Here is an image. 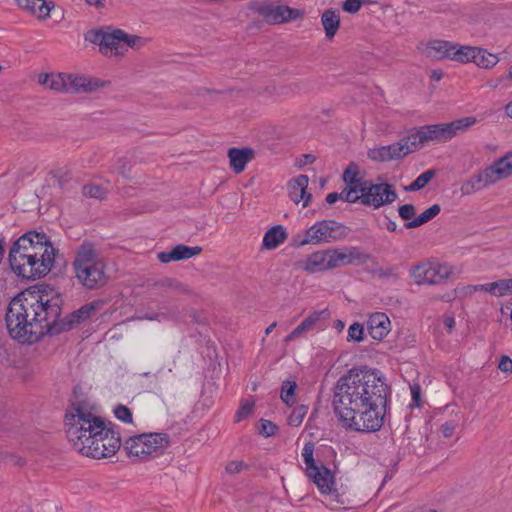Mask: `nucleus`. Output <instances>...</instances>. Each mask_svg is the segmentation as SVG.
<instances>
[{"label":"nucleus","instance_id":"e2e57ef3","mask_svg":"<svg viewBox=\"0 0 512 512\" xmlns=\"http://www.w3.org/2000/svg\"><path fill=\"white\" fill-rule=\"evenodd\" d=\"M334 327H335L336 330H338L340 332V331H342L344 329L345 324L341 320H336L335 323H334Z\"/></svg>","mask_w":512,"mask_h":512},{"label":"nucleus","instance_id":"ea45409f","mask_svg":"<svg viewBox=\"0 0 512 512\" xmlns=\"http://www.w3.org/2000/svg\"><path fill=\"white\" fill-rule=\"evenodd\" d=\"M114 416L119 420L126 424H131L133 422V416L131 410L125 405L118 404L113 408Z\"/></svg>","mask_w":512,"mask_h":512},{"label":"nucleus","instance_id":"cd10ccee","mask_svg":"<svg viewBox=\"0 0 512 512\" xmlns=\"http://www.w3.org/2000/svg\"><path fill=\"white\" fill-rule=\"evenodd\" d=\"M321 24L323 26L327 39H332L340 28V14L335 9H327L321 15Z\"/></svg>","mask_w":512,"mask_h":512},{"label":"nucleus","instance_id":"4d7b16f0","mask_svg":"<svg viewBox=\"0 0 512 512\" xmlns=\"http://www.w3.org/2000/svg\"><path fill=\"white\" fill-rule=\"evenodd\" d=\"M411 396H412V399H413V402L415 403V405H419V399H420V387L419 385H413L411 386Z\"/></svg>","mask_w":512,"mask_h":512},{"label":"nucleus","instance_id":"72a5a7b5","mask_svg":"<svg viewBox=\"0 0 512 512\" xmlns=\"http://www.w3.org/2000/svg\"><path fill=\"white\" fill-rule=\"evenodd\" d=\"M440 212V206L438 204H434L424 210L419 216L415 217L412 221L405 224L406 228H416L419 227L434 217H436Z\"/></svg>","mask_w":512,"mask_h":512},{"label":"nucleus","instance_id":"393cba45","mask_svg":"<svg viewBox=\"0 0 512 512\" xmlns=\"http://www.w3.org/2000/svg\"><path fill=\"white\" fill-rule=\"evenodd\" d=\"M288 238L287 229L283 225H275L269 228L262 238V249L275 250Z\"/></svg>","mask_w":512,"mask_h":512},{"label":"nucleus","instance_id":"052dcab7","mask_svg":"<svg viewBox=\"0 0 512 512\" xmlns=\"http://www.w3.org/2000/svg\"><path fill=\"white\" fill-rule=\"evenodd\" d=\"M443 77V72L441 70H433L431 72V79L435 81H440Z\"/></svg>","mask_w":512,"mask_h":512},{"label":"nucleus","instance_id":"a878e982","mask_svg":"<svg viewBox=\"0 0 512 512\" xmlns=\"http://www.w3.org/2000/svg\"><path fill=\"white\" fill-rule=\"evenodd\" d=\"M324 311H314L310 313L289 335L284 339L290 342L302 337L304 334L313 331L322 319Z\"/></svg>","mask_w":512,"mask_h":512},{"label":"nucleus","instance_id":"9b49d317","mask_svg":"<svg viewBox=\"0 0 512 512\" xmlns=\"http://www.w3.org/2000/svg\"><path fill=\"white\" fill-rule=\"evenodd\" d=\"M454 273L453 265L433 260L414 266L410 276L417 285H437L448 280Z\"/></svg>","mask_w":512,"mask_h":512},{"label":"nucleus","instance_id":"2eb2a0df","mask_svg":"<svg viewBox=\"0 0 512 512\" xmlns=\"http://www.w3.org/2000/svg\"><path fill=\"white\" fill-rule=\"evenodd\" d=\"M259 14L271 24H280L301 19L304 11L279 4H263L258 9Z\"/></svg>","mask_w":512,"mask_h":512},{"label":"nucleus","instance_id":"4be33fe9","mask_svg":"<svg viewBox=\"0 0 512 512\" xmlns=\"http://www.w3.org/2000/svg\"><path fill=\"white\" fill-rule=\"evenodd\" d=\"M231 169L240 174L244 171L246 165L253 160L255 152L252 148H230L227 152Z\"/></svg>","mask_w":512,"mask_h":512},{"label":"nucleus","instance_id":"5fc2aeb1","mask_svg":"<svg viewBox=\"0 0 512 512\" xmlns=\"http://www.w3.org/2000/svg\"><path fill=\"white\" fill-rule=\"evenodd\" d=\"M456 429V425L452 422H446L441 426V433L445 438L451 437Z\"/></svg>","mask_w":512,"mask_h":512},{"label":"nucleus","instance_id":"6ab92c4d","mask_svg":"<svg viewBox=\"0 0 512 512\" xmlns=\"http://www.w3.org/2000/svg\"><path fill=\"white\" fill-rule=\"evenodd\" d=\"M297 268L307 273H318L331 269L327 249L318 250L300 260Z\"/></svg>","mask_w":512,"mask_h":512},{"label":"nucleus","instance_id":"aec40b11","mask_svg":"<svg viewBox=\"0 0 512 512\" xmlns=\"http://www.w3.org/2000/svg\"><path fill=\"white\" fill-rule=\"evenodd\" d=\"M391 329V321L385 313L375 312L369 315L367 330L374 340L382 341L390 333Z\"/></svg>","mask_w":512,"mask_h":512},{"label":"nucleus","instance_id":"f03ea898","mask_svg":"<svg viewBox=\"0 0 512 512\" xmlns=\"http://www.w3.org/2000/svg\"><path fill=\"white\" fill-rule=\"evenodd\" d=\"M62 299L48 286H35L10 301L5 324L9 336L21 344H33L45 336L59 318Z\"/></svg>","mask_w":512,"mask_h":512},{"label":"nucleus","instance_id":"dca6fc26","mask_svg":"<svg viewBox=\"0 0 512 512\" xmlns=\"http://www.w3.org/2000/svg\"><path fill=\"white\" fill-rule=\"evenodd\" d=\"M410 153L413 152L406 136L396 143L371 148L368 150L367 155L372 161L386 162L403 158Z\"/></svg>","mask_w":512,"mask_h":512},{"label":"nucleus","instance_id":"58836bf2","mask_svg":"<svg viewBox=\"0 0 512 512\" xmlns=\"http://www.w3.org/2000/svg\"><path fill=\"white\" fill-rule=\"evenodd\" d=\"M372 0H345L342 3V9L350 14L357 13L363 6L372 5Z\"/></svg>","mask_w":512,"mask_h":512},{"label":"nucleus","instance_id":"f704fd0d","mask_svg":"<svg viewBox=\"0 0 512 512\" xmlns=\"http://www.w3.org/2000/svg\"><path fill=\"white\" fill-rule=\"evenodd\" d=\"M297 384L295 381L286 380L281 385L280 398L289 407L296 402Z\"/></svg>","mask_w":512,"mask_h":512},{"label":"nucleus","instance_id":"4c0bfd02","mask_svg":"<svg viewBox=\"0 0 512 512\" xmlns=\"http://www.w3.org/2000/svg\"><path fill=\"white\" fill-rule=\"evenodd\" d=\"M364 339V327L362 324L355 322L351 324L347 331V341L360 343Z\"/></svg>","mask_w":512,"mask_h":512},{"label":"nucleus","instance_id":"09e8293b","mask_svg":"<svg viewBox=\"0 0 512 512\" xmlns=\"http://www.w3.org/2000/svg\"><path fill=\"white\" fill-rule=\"evenodd\" d=\"M338 200H342V201L348 202V199L345 196V189L344 188H343V190L340 193L333 192V193H329L326 196V202L328 204H334Z\"/></svg>","mask_w":512,"mask_h":512},{"label":"nucleus","instance_id":"bb28decb","mask_svg":"<svg viewBox=\"0 0 512 512\" xmlns=\"http://www.w3.org/2000/svg\"><path fill=\"white\" fill-rule=\"evenodd\" d=\"M328 256H329V263L331 265V269L343 266V265H349L354 260L359 258L358 253L353 248H334V249H327Z\"/></svg>","mask_w":512,"mask_h":512},{"label":"nucleus","instance_id":"49530a36","mask_svg":"<svg viewBox=\"0 0 512 512\" xmlns=\"http://www.w3.org/2000/svg\"><path fill=\"white\" fill-rule=\"evenodd\" d=\"M83 193L92 198H102L105 194L104 190L99 185L95 184L84 186Z\"/></svg>","mask_w":512,"mask_h":512},{"label":"nucleus","instance_id":"3c124183","mask_svg":"<svg viewBox=\"0 0 512 512\" xmlns=\"http://www.w3.org/2000/svg\"><path fill=\"white\" fill-rule=\"evenodd\" d=\"M484 287H486V284L467 285L461 289V293L464 296H470L477 291H484Z\"/></svg>","mask_w":512,"mask_h":512},{"label":"nucleus","instance_id":"412c9836","mask_svg":"<svg viewBox=\"0 0 512 512\" xmlns=\"http://www.w3.org/2000/svg\"><path fill=\"white\" fill-rule=\"evenodd\" d=\"M18 7L40 21L47 20L55 3L46 0H15Z\"/></svg>","mask_w":512,"mask_h":512},{"label":"nucleus","instance_id":"a211bd4d","mask_svg":"<svg viewBox=\"0 0 512 512\" xmlns=\"http://www.w3.org/2000/svg\"><path fill=\"white\" fill-rule=\"evenodd\" d=\"M309 178L300 174L287 182V192L290 200L295 204H302L306 208L310 205L312 194L308 192Z\"/></svg>","mask_w":512,"mask_h":512},{"label":"nucleus","instance_id":"79ce46f5","mask_svg":"<svg viewBox=\"0 0 512 512\" xmlns=\"http://www.w3.org/2000/svg\"><path fill=\"white\" fill-rule=\"evenodd\" d=\"M505 179L512 176V153H507L497 159Z\"/></svg>","mask_w":512,"mask_h":512},{"label":"nucleus","instance_id":"1a4fd4ad","mask_svg":"<svg viewBox=\"0 0 512 512\" xmlns=\"http://www.w3.org/2000/svg\"><path fill=\"white\" fill-rule=\"evenodd\" d=\"M170 439L165 433H142L128 437L123 447L129 458L149 461L164 454Z\"/></svg>","mask_w":512,"mask_h":512},{"label":"nucleus","instance_id":"7c9ffc66","mask_svg":"<svg viewBox=\"0 0 512 512\" xmlns=\"http://www.w3.org/2000/svg\"><path fill=\"white\" fill-rule=\"evenodd\" d=\"M500 61L497 54L491 53L488 50L476 47L475 57L472 61L477 67L481 69H493Z\"/></svg>","mask_w":512,"mask_h":512},{"label":"nucleus","instance_id":"69168bd1","mask_svg":"<svg viewBox=\"0 0 512 512\" xmlns=\"http://www.w3.org/2000/svg\"><path fill=\"white\" fill-rule=\"evenodd\" d=\"M3 254H4V247H3L2 243L0 242V262L2 261Z\"/></svg>","mask_w":512,"mask_h":512},{"label":"nucleus","instance_id":"20e7f679","mask_svg":"<svg viewBox=\"0 0 512 512\" xmlns=\"http://www.w3.org/2000/svg\"><path fill=\"white\" fill-rule=\"evenodd\" d=\"M58 250L45 233L28 232L10 247L8 262L19 278L35 281L44 278L53 269Z\"/></svg>","mask_w":512,"mask_h":512},{"label":"nucleus","instance_id":"c85d7f7f","mask_svg":"<svg viewBox=\"0 0 512 512\" xmlns=\"http://www.w3.org/2000/svg\"><path fill=\"white\" fill-rule=\"evenodd\" d=\"M102 305L103 303L101 301H94L83 305L69 315V323L80 324L81 322L86 321L90 317L94 316L101 309Z\"/></svg>","mask_w":512,"mask_h":512},{"label":"nucleus","instance_id":"8fccbe9b","mask_svg":"<svg viewBox=\"0 0 512 512\" xmlns=\"http://www.w3.org/2000/svg\"><path fill=\"white\" fill-rule=\"evenodd\" d=\"M498 368L504 373H512V359L508 356H502Z\"/></svg>","mask_w":512,"mask_h":512},{"label":"nucleus","instance_id":"0eeeda50","mask_svg":"<svg viewBox=\"0 0 512 512\" xmlns=\"http://www.w3.org/2000/svg\"><path fill=\"white\" fill-rule=\"evenodd\" d=\"M72 269L75 278L87 289L100 288L108 280L106 263L90 243H83L77 249Z\"/></svg>","mask_w":512,"mask_h":512},{"label":"nucleus","instance_id":"f8f14e48","mask_svg":"<svg viewBox=\"0 0 512 512\" xmlns=\"http://www.w3.org/2000/svg\"><path fill=\"white\" fill-rule=\"evenodd\" d=\"M359 200L363 205L373 209L392 204L397 199V192L393 185L382 181L381 177L376 182L367 181L360 192Z\"/></svg>","mask_w":512,"mask_h":512},{"label":"nucleus","instance_id":"ddd939ff","mask_svg":"<svg viewBox=\"0 0 512 512\" xmlns=\"http://www.w3.org/2000/svg\"><path fill=\"white\" fill-rule=\"evenodd\" d=\"M502 180H505V177L497 160H495L462 182L460 193L462 196H470Z\"/></svg>","mask_w":512,"mask_h":512},{"label":"nucleus","instance_id":"2f4dec72","mask_svg":"<svg viewBox=\"0 0 512 512\" xmlns=\"http://www.w3.org/2000/svg\"><path fill=\"white\" fill-rule=\"evenodd\" d=\"M475 51L476 46L453 43L450 60L461 64L472 63L475 57Z\"/></svg>","mask_w":512,"mask_h":512},{"label":"nucleus","instance_id":"423d86ee","mask_svg":"<svg viewBox=\"0 0 512 512\" xmlns=\"http://www.w3.org/2000/svg\"><path fill=\"white\" fill-rule=\"evenodd\" d=\"M38 82L58 92L88 94L108 90L110 80L83 73H46L38 76Z\"/></svg>","mask_w":512,"mask_h":512},{"label":"nucleus","instance_id":"c756f323","mask_svg":"<svg viewBox=\"0 0 512 512\" xmlns=\"http://www.w3.org/2000/svg\"><path fill=\"white\" fill-rule=\"evenodd\" d=\"M478 122L479 120L476 116H465L451 122H446L450 139H453L459 134L465 133Z\"/></svg>","mask_w":512,"mask_h":512},{"label":"nucleus","instance_id":"de8ad7c7","mask_svg":"<svg viewBox=\"0 0 512 512\" xmlns=\"http://www.w3.org/2000/svg\"><path fill=\"white\" fill-rule=\"evenodd\" d=\"M399 216L404 220H413L416 214V209L412 204H405L399 207Z\"/></svg>","mask_w":512,"mask_h":512},{"label":"nucleus","instance_id":"6e6d98bb","mask_svg":"<svg viewBox=\"0 0 512 512\" xmlns=\"http://www.w3.org/2000/svg\"><path fill=\"white\" fill-rule=\"evenodd\" d=\"M443 325L447 329V331L449 333H451L454 330L455 326H456V321H455L454 316L450 315V314L444 315V317H443Z\"/></svg>","mask_w":512,"mask_h":512},{"label":"nucleus","instance_id":"6e6552de","mask_svg":"<svg viewBox=\"0 0 512 512\" xmlns=\"http://www.w3.org/2000/svg\"><path fill=\"white\" fill-rule=\"evenodd\" d=\"M306 475L317 486L326 504L332 510H345L353 507L349 490L343 485L337 486L334 474L324 465L310 468Z\"/></svg>","mask_w":512,"mask_h":512},{"label":"nucleus","instance_id":"e433bc0d","mask_svg":"<svg viewBox=\"0 0 512 512\" xmlns=\"http://www.w3.org/2000/svg\"><path fill=\"white\" fill-rule=\"evenodd\" d=\"M307 411L308 407L305 405L296 406L288 417V424L292 427L300 426L307 414Z\"/></svg>","mask_w":512,"mask_h":512},{"label":"nucleus","instance_id":"473e14b6","mask_svg":"<svg viewBox=\"0 0 512 512\" xmlns=\"http://www.w3.org/2000/svg\"><path fill=\"white\" fill-rule=\"evenodd\" d=\"M484 292L495 297H504L512 294V278L499 279L494 282L486 283Z\"/></svg>","mask_w":512,"mask_h":512},{"label":"nucleus","instance_id":"a18cd8bd","mask_svg":"<svg viewBox=\"0 0 512 512\" xmlns=\"http://www.w3.org/2000/svg\"><path fill=\"white\" fill-rule=\"evenodd\" d=\"M277 429V426L269 420L262 419L259 422V433L264 437L273 436Z\"/></svg>","mask_w":512,"mask_h":512},{"label":"nucleus","instance_id":"0e129e2a","mask_svg":"<svg viewBox=\"0 0 512 512\" xmlns=\"http://www.w3.org/2000/svg\"><path fill=\"white\" fill-rule=\"evenodd\" d=\"M275 327H276V322H273L272 324H270V325L266 328V330H265V334H266V335L270 334V333L274 330V328H275Z\"/></svg>","mask_w":512,"mask_h":512},{"label":"nucleus","instance_id":"680f3d73","mask_svg":"<svg viewBox=\"0 0 512 512\" xmlns=\"http://www.w3.org/2000/svg\"><path fill=\"white\" fill-rule=\"evenodd\" d=\"M504 112L507 117L512 119V100L505 105Z\"/></svg>","mask_w":512,"mask_h":512},{"label":"nucleus","instance_id":"c03bdc74","mask_svg":"<svg viewBox=\"0 0 512 512\" xmlns=\"http://www.w3.org/2000/svg\"><path fill=\"white\" fill-rule=\"evenodd\" d=\"M254 407L253 401L243 402L235 414V421L240 422L251 415Z\"/></svg>","mask_w":512,"mask_h":512},{"label":"nucleus","instance_id":"13d9d810","mask_svg":"<svg viewBox=\"0 0 512 512\" xmlns=\"http://www.w3.org/2000/svg\"><path fill=\"white\" fill-rule=\"evenodd\" d=\"M89 6L96 9H101L105 6V0H85Z\"/></svg>","mask_w":512,"mask_h":512},{"label":"nucleus","instance_id":"603ef678","mask_svg":"<svg viewBox=\"0 0 512 512\" xmlns=\"http://www.w3.org/2000/svg\"><path fill=\"white\" fill-rule=\"evenodd\" d=\"M166 318V315L164 312L159 313H146L144 315L138 316L137 319L139 320H150V321H161Z\"/></svg>","mask_w":512,"mask_h":512},{"label":"nucleus","instance_id":"9d476101","mask_svg":"<svg viewBox=\"0 0 512 512\" xmlns=\"http://www.w3.org/2000/svg\"><path fill=\"white\" fill-rule=\"evenodd\" d=\"M342 229V225L335 221H318L303 232L293 236L292 245L294 247H303L306 245L330 243L339 238Z\"/></svg>","mask_w":512,"mask_h":512},{"label":"nucleus","instance_id":"f257e3e1","mask_svg":"<svg viewBox=\"0 0 512 512\" xmlns=\"http://www.w3.org/2000/svg\"><path fill=\"white\" fill-rule=\"evenodd\" d=\"M388 386L376 369H351L337 381L333 409L345 429L376 432L381 429L387 410Z\"/></svg>","mask_w":512,"mask_h":512},{"label":"nucleus","instance_id":"37998d69","mask_svg":"<svg viewBox=\"0 0 512 512\" xmlns=\"http://www.w3.org/2000/svg\"><path fill=\"white\" fill-rule=\"evenodd\" d=\"M512 82V64L509 66L507 72L499 76L494 83H490L489 86L493 89L499 87L508 88Z\"/></svg>","mask_w":512,"mask_h":512},{"label":"nucleus","instance_id":"b1692460","mask_svg":"<svg viewBox=\"0 0 512 512\" xmlns=\"http://www.w3.org/2000/svg\"><path fill=\"white\" fill-rule=\"evenodd\" d=\"M453 42L446 40L433 39L424 44V53L426 56L441 60L451 58Z\"/></svg>","mask_w":512,"mask_h":512},{"label":"nucleus","instance_id":"864d4df0","mask_svg":"<svg viewBox=\"0 0 512 512\" xmlns=\"http://www.w3.org/2000/svg\"><path fill=\"white\" fill-rule=\"evenodd\" d=\"M244 467V463L241 461H231L226 466V472L229 474H235L240 472Z\"/></svg>","mask_w":512,"mask_h":512},{"label":"nucleus","instance_id":"f3484780","mask_svg":"<svg viewBox=\"0 0 512 512\" xmlns=\"http://www.w3.org/2000/svg\"><path fill=\"white\" fill-rule=\"evenodd\" d=\"M342 178L345 183V196L348 203H356L359 200L358 195L363 191L367 180L361 178L359 167L356 164H350L345 169Z\"/></svg>","mask_w":512,"mask_h":512},{"label":"nucleus","instance_id":"4468645a","mask_svg":"<svg viewBox=\"0 0 512 512\" xmlns=\"http://www.w3.org/2000/svg\"><path fill=\"white\" fill-rule=\"evenodd\" d=\"M407 138L412 152L420 150L429 142L445 143L451 140L446 122L414 128Z\"/></svg>","mask_w":512,"mask_h":512},{"label":"nucleus","instance_id":"bf43d9fd","mask_svg":"<svg viewBox=\"0 0 512 512\" xmlns=\"http://www.w3.org/2000/svg\"><path fill=\"white\" fill-rule=\"evenodd\" d=\"M397 224L395 221H392V220H388L386 223H385V228L389 231V232H395L397 230Z\"/></svg>","mask_w":512,"mask_h":512},{"label":"nucleus","instance_id":"a19ab883","mask_svg":"<svg viewBox=\"0 0 512 512\" xmlns=\"http://www.w3.org/2000/svg\"><path fill=\"white\" fill-rule=\"evenodd\" d=\"M313 453H314L313 444L312 443L305 444L303 447V450H302V457H303V461L306 466V469H305L306 472L310 471V468H315V467L319 466L318 464H316L314 462Z\"/></svg>","mask_w":512,"mask_h":512},{"label":"nucleus","instance_id":"39448f33","mask_svg":"<svg viewBox=\"0 0 512 512\" xmlns=\"http://www.w3.org/2000/svg\"><path fill=\"white\" fill-rule=\"evenodd\" d=\"M85 39L108 58L124 57L129 50L139 51L149 43L148 38L110 26L88 31Z\"/></svg>","mask_w":512,"mask_h":512},{"label":"nucleus","instance_id":"5701e85b","mask_svg":"<svg viewBox=\"0 0 512 512\" xmlns=\"http://www.w3.org/2000/svg\"><path fill=\"white\" fill-rule=\"evenodd\" d=\"M201 251L202 248L199 246L189 247L186 245L179 244L173 247L170 251L159 253L158 259L162 263L186 260L199 255Z\"/></svg>","mask_w":512,"mask_h":512},{"label":"nucleus","instance_id":"c9c22d12","mask_svg":"<svg viewBox=\"0 0 512 512\" xmlns=\"http://www.w3.org/2000/svg\"><path fill=\"white\" fill-rule=\"evenodd\" d=\"M436 175V171L429 169L421 173L409 186L405 189L407 191H418L423 189Z\"/></svg>","mask_w":512,"mask_h":512},{"label":"nucleus","instance_id":"7ed1b4c3","mask_svg":"<svg viewBox=\"0 0 512 512\" xmlns=\"http://www.w3.org/2000/svg\"><path fill=\"white\" fill-rule=\"evenodd\" d=\"M69 442L82 455L94 459L113 456L121 446L120 437L92 408L75 405L65 415Z\"/></svg>","mask_w":512,"mask_h":512}]
</instances>
